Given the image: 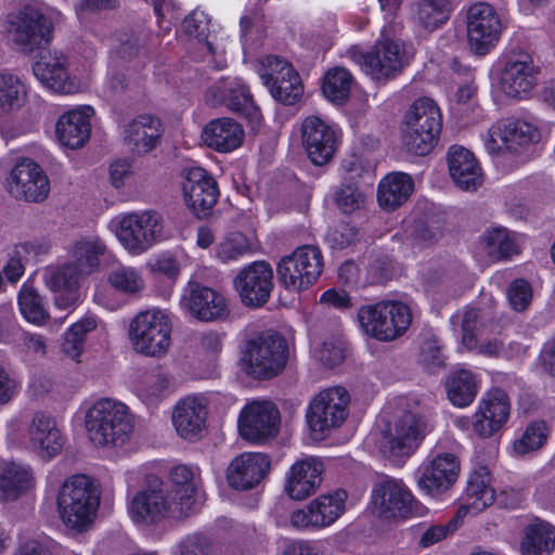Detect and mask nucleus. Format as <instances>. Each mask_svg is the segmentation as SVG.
Returning <instances> with one entry per match:
<instances>
[{"label":"nucleus","instance_id":"nucleus-25","mask_svg":"<svg viewBox=\"0 0 555 555\" xmlns=\"http://www.w3.org/2000/svg\"><path fill=\"white\" fill-rule=\"evenodd\" d=\"M206 102L211 106L224 105L229 109L259 124L260 111L256 106L248 87L238 77H227L215 81L206 92Z\"/></svg>","mask_w":555,"mask_h":555},{"label":"nucleus","instance_id":"nucleus-15","mask_svg":"<svg viewBox=\"0 0 555 555\" xmlns=\"http://www.w3.org/2000/svg\"><path fill=\"white\" fill-rule=\"evenodd\" d=\"M371 502L383 518L409 519L428 513V508L414 498L402 480L390 477H384L374 486Z\"/></svg>","mask_w":555,"mask_h":555},{"label":"nucleus","instance_id":"nucleus-38","mask_svg":"<svg viewBox=\"0 0 555 555\" xmlns=\"http://www.w3.org/2000/svg\"><path fill=\"white\" fill-rule=\"evenodd\" d=\"M491 479L490 470L486 466H480L470 473L465 503L459 509V517L467 514L476 515L494 503L495 491Z\"/></svg>","mask_w":555,"mask_h":555},{"label":"nucleus","instance_id":"nucleus-7","mask_svg":"<svg viewBox=\"0 0 555 555\" xmlns=\"http://www.w3.org/2000/svg\"><path fill=\"white\" fill-rule=\"evenodd\" d=\"M541 79V67L531 54L512 52L500 61V69L492 81L491 94L495 103L524 101L531 98Z\"/></svg>","mask_w":555,"mask_h":555},{"label":"nucleus","instance_id":"nucleus-53","mask_svg":"<svg viewBox=\"0 0 555 555\" xmlns=\"http://www.w3.org/2000/svg\"><path fill=\"white\" fill-rule=\"evenodd\" d=\"M353 77L344 67L328 69L323 78L322 92L334 104H344L349 98Z\"/></svg>","mask_w":555,"mask_h":555},{"label":"nucleus","instance_id":"nucleus-37","mask_svg":"<svg viewBox=\"0 0 555 555\" xmlns=\"http://www.w3.org/2000/svg\"><path fill=\"white\" fill-rule=\"evenodd\" d=\"M448 167L454 184L464 191H475L482 183L481 167L475 155L461 145L448 151Z\"/></svg>","mask_w":555,"mask_h":555},{"label":"nucleus","instance_id":"nucleus-14","mask_svg":"<svg viewBox=\"0 0 555 555\" xmlns=\"http://www.w3.org/2000/svg\"><path fill=\"white\" fill-rule=\"evenodd\" d=\"M349 392L340 386L320 391L309 403L306 423L314 439L339 428L349 415Z\"/></svg>","mask_w":555,"mask_h":555},{"label":"nucleus","instance_id":"nucleus-30","mask_svg":"<svg viewBox=\"0 0 555 555\" xmlns=\"http://www.w3.org/2000/svg\"><path fill=\"white\" fill-rule=\"evenodd\" d=\"M183 179L186 206L198 218L208 216L219 197L217 182L201 167L184 169Z\"/></svg>","mask_w":555,"mask_h":555},{"label":"nucleus","instance_id":"nucleus-48","mask_svg":"<svg viewBox=\"0 0 555 555\" xmlns=\"http://www.w3.org/2000/svg\"><path fill=\"white\" fill-rule=\"evenodd\" d=\"M173 390V378L162 370L146 373L135 387L138 398L149 408H156Z\"/></svg>","mask_w":555,"mask_h":555},{"label":"nucleus","instance_id":"nucleus-29","mask_svg":"<svg viewBox=\"0 0 555 555\" xmlns=\"http://www.w3.org/2000/svg\"><path fill=\"white\" fill-rule=\"evenodd\" d=\"M182 28L185 34L197 40L217 69L227 66V38L217 33V25L211 23L208 14L201 10L193 11L184 18Z\"/></svg>","mask_w":555,"mask_h":555},{"label":"nucleus","instance_id":"nucleus-55","mask_svg":"<svg viewBox=\"0 0 555 555\" xmlns=\"http://www.w3.org/2000/svg\"><path fill=\"white\" fill-rule=\"evenodd\" d=\"M214 534L196 531L179 539L171 547L170 555H216Z\"/></svg>","mask_w":555,"mask_h":555},{"label":"nucleus","instance_id":"nucleus-45","mask_svg":"<svg viewBox=\"0 0 555 555\" xmlns=\"http://www.w3.org/2000/svg\"><path fill=\"white\" fill-rule=\"evenodd\" d=\"M414 191V181L403 172H392L378 184L377 199L382 208L395 210L408 201Z\"/></svg>","mask_w":555,"mask_h":555},{"label":"nucleus","instance_id":"nucleus-4","mask_svg":"<svg viewBox=\"0 0 555 555\" xmlns=\"http://www.w3.org/2000/svg\"><path fill=\"white\" fill-rule=\"evenodd\" d=\"M101 489L96 480L85 474H74L60 485L55 505L57 516L72 533L89 531L99 514Z\"/></svg>","mask_w":555,"mask_h":555},{"label":"nucleus","instance_id":"nucleus-20","mask_svg":"<svg viewBox=\"0 0 555 555\" xmlns=\"http://www.w3.org/2000/svg\"><path fill=\"white\" fill-rule=\"evenodd\" d=\"M503 22L489 3L478 2L469 7L466 17L467 43L476 55L493 50L502 36Z\"/></svg>","mask_w":555,"mask_h":555},{"label":"nucleus","instance_id":"nucleus-8","mask_svg":"<svg viewBox=\"0 0 555 555\" xmlns=\"http://www.w3.org/2000/svg\"><path fill=\"white\" fill-rule=\"evenodd\" d=\"M399 129L401 143L410 153L427 155L439 141L442 112L435 100L421 96L403 114Z\"/></svg>","mask_w":555,"mask_h":555},{"label":"nucleus","instance_id":"nucleus-21","mask_svg":"<svg viewBox=\"0 0 555 555\" xmlns=\"http://www.w3.org/2000/svg\"><path fill=\"white\" fill-rule=\"evenodd\" d=\"M300 137L308 158L317 166L330 163L338 151L343 132L340 128L319 116L311 115L301 121Z\"/></svg>","mask_w":555,"mask_h":555},{"label":"nucleus","instance_id":"nucleus-13","mask_svg":"<svg viewBox=\"0 0 555 555\" xmlns=\"http://www.w3.org/2000/svg\"><path fill=\"white\" fill-rule=\"evenodd\" d=\"M107 229L130 255L139 256L160 240L164 220L155 210L125 212L112 218Z\"/></svg>","mask_w":555,"mask_h":555},{"label":"nucleus","instance_id":"nucleus-50","mask_svg":"<svg viewBox=\"0 0 555 555\" xmlns=\"http://www.w3.org/2000/svg\"><path fill=\"white\" fill-rule=\"evenodd\" d=\"M450 15L449 0H416L412 9L415 23L433 31L442 26Z\"/></svg>","mask_w":555,"mask_h":555},{"label":"nucleus","instance_id":"nucleus-31","mask_svg":"<svg viewBox=\"0 0 555 555\" xmlns=\"http://www.w3.org/2000/svg\"><path fill=\"white\" fill-rule=\"evenodd\" d=\"M460 460L451 452L428 456L420 467L418 486L427 494L436 495L448 490L457 479Z\"/></svg>","mask_w":555,"mask_h":555},{"label":"nucleus","instance_id":"nucleus-52","mask_svg":"<svg viewBox=\"0 0 555 555\" xmlns=\"http://www.w3.org/2000/svg\"><path fill=\"white\" fill-rule=\"evenodd\" d=\"M345 340L340 335H311L310 351L312 356L327 366H334L345 357Z\"/></svg>","mask_w":555,"mask_h":555},{"label":"nucleus","instance_id":"nucleus-16","mask_svg":"<svg viewBox=\"0 0 555 555\" xmlns=\"http://www.w3.org/2000/svg\"><path fill=\"white\" fill-rule=\"evenodd\" d=\"M322 270L321 250L312 245H304L296 248L292 255L281 259L278 264V278L285 288L300 292L313 285Z\"/></svg>","mask_w":555,"mask_h":555},{"label":"nucleus","instance_id":"nucleus-27","mask_svg":"<svg viewBox=\"0 0 555 555\" xmlns=\"http://www.w3.org/2000/svg\"><path fill=\"white\" fill-rule=\"evenodd\" d=\"M208 398L202 393L180 399L172 410V425L178 436L188 441L199 440L207 428Z\"/></svg>","mask_w":555,"mask_h":555},{"label":"nucleus","instance_id":"nucleus-35","mask_svg":"<svg viewBox=\"0 0 555 555\" xmlns=\"http://www.w3.org/2000/svg\"><path fill=\"white\" fill-rule=\"evenodd\" d=\"M272 278V269L264 261H256L244 268L234 280L242 302L249 307L264 304L270 297Z\"/></svg>","mask_w":555,"mask_h":555},{"label":"nucleus","instance_id":"nucleus-34","mask_svg":"<svg viewBox=\"0 0 555 555\" xmlns=\"http://www.w3.org/2000/svg\"><path fill=\"white\" fill-rule=\"evenodd\" d=\"M271 462L260 452H244L235 456L227 468V481L235 490L256 488L268 476Z\"/></svg>","mask_w":555,"mask_h":555},{"label":"nucleus","instance_id":"nucleus-51","mask_svg":"<svg viewBox=\"0 0 555 555\" xmlns=\"http://www.w3.org/2000/svg\"><path fill=\"white\" fill-rule=\"evenodd\" d=\"M17 304L22 317L28 323L36 326H42L50 318L43 298L28 282H25L22 285L18 293Z\"/></svg>","mask_w":555,"mask_h":555},{"label":"nucleus","instance_id":"nucleus-43","mask_svg":"<svg viewBox=\"0 0 555 555\" xmlns=\"http://www.w3.org/2000/svg\"><path fill=\"white\" fill-rule=\"evenodd\" d=\"M555 551V527L534 518L525 528L520 541L521 555H551Z\"/></svg>","mask_w":555,"mask_h":555},{"label":"nucleus","instance_id":"nucleus-33","mask_svg":"<svg viewBox=\"0 0 555 555\" xmlns=\"http://www.w3.org/2000/svg\"><path fill=\"white\" fill-rule=\"evenodd\" d=\"M94 114L92 106L77 105L60 115L55 124V138L60 145L70 150L85 146L90 140Z\"/></svg>","mask_w":555,"mask_h":555},{"label":"nucleus","instance_id":"nucleus-57","mask_svg":"<svg viewBox=\"0 0 555 555\" xmlns=\"http://www.w3.org/2000/svg\"><path fill=\"white\" fill-rule=\"evenodd\" d=\"M295 67L286 59L278 55H264L255 63V72L267 88L281 77L292 74Z\"/></svg>","mask_w":555,"mask_h":555},{"label":"nucleus","instance_id":"nucleus-26","mask_svg":"<svg viewBox=\"0 0 555 555\" xmlns=\"http://www.w3.org/2000/svg\"><path fill=\"white\" fill-rule=\"evenodd\" d=\"M475 411L477 436L482 439L494 437L509 421L511 398L504 389L492 387L482 393Z\"/></svg>","mask_w":555,"mask_h":555},{"label":"nucleus","instance_id":"nucleus-24","mask_svg":"<svg viewBox=\"0 0 555 555\" xmlns=\"http://www.w3.org/2000/svg\"><path fill=\"white\" fill-rule=\"evenodd\" d=\"M179 305L184 313L203 322L223 320L229 314L222 294L194 281L183 288Z\"/></svg>","mask_w":555,"mask_h":555},{"label":"nucleus","instance_id":"nucleus-41","mask_svg":"<svg viewBox=\"0 0 555 555\" xmlns=\"http://www.w3.org/2000/svg\"><path fill=\"white\" fill-rule=\"evenodd\" d=\"M33 488L34 476L28 465L0 461V501H14Z\"/></svg>","mask_w":555,"mask_h":555},{"label":"nucleus","instance_id":"nucleus-62","mask_svg":"<svg viewBox=\"0 0 555 555\" xmlns=\"http://www.w3.org/2000/svg\"><path fill=\"white\" fill-rule=\"evenodd\" d=\"M457 528V519L453 518L446 525H434L428 527L420 538V546L427 548L444 540Z\"/></svg>","mask_w":555,"mask_h":555},{"label":"nucleus","instance_id":"nucleus-39","mask_svg":"<svg viewBox=\"0 0 555 555\" xmlns=\"http://www.w3.org/2000/svg\"><path fill=\"white\" fill-rule=\"evenodd\" d=\"M525 237L506 228L498 227L483 232L479 247L491 261L509 260L520 254Z\"/></svg>","mask_w":555,"mask_h":555},{"label":"nucleus","instance_id":"nucleus-17","mask_svg":"<svg viewBox=\"0 0 555 555\" xmlns=\"http://www.w3.org/2000/svg\"><path fill=\"white\" fill-rule=\"evenodd\" d=\"M243 362L247 373L254 377L274 376L287 362V341L278 333L261 335L248 344Z\"/></svg>","mask_w":555,"mask_h":555},{"label":"nucleus","instance_id":"nucleus-28","mask_svg":"<svg viewBox=\"0 0 555 555\" xmlns=\"http://www.w3.org/2000/svg\"><path fill=\"white\" fill-rule=\"evenodd\" d=\"M279 411L270 401H254L244 406L238 417V431L254 443L262 442L276 435Z\"/></svg>","mask_w":555,"mask_h":555},{"label":"nucleus","instance_id":"nucleus-60","mask_svg":"<svg viewBox=\"0 0 555 555\" xmlns=\"http://www.w3.org/2000/svg\"><path fill=\"white\" fill-rule=\"evenodd\" d=\"M532 287L530 283L524 279L514 280L507 288V300L515 311L526 310L532 300Z\"/></svg>","mask_w":555,"mask_h":555},{"label":"nucleus","instance_id":"nucleus-18","mask_svg":"<svg viewBox=\"0 0 555 555\" xmlns=\"http://www.w3.org/2000/svg\"><path fill=\"white\" fill-rule=\"evenodd\" d=\"M127 514L131 521L140 528L156 525L166 518L184 517L180 515L176 503L169 499V491L163 485L149 487L128 495Z\"/></svg>","mask_w":555,"mask_h":555},{"label":"nucleus","instance_id":"nucleus-36","mask_svg":"<svg viewBox=\"0 0 555 555\" xmlns=\"http://www.w3.org/2000/svg\"><path fill=\"white\" fill-rule=\"evenodd\" d=\"M323 463L315 456H304L289 468L285 491L294 500H304L315 492L321 483Z\"/></svg>","mask_w":555,"mask_h":555},{"label":"nucleus","instance_id":"nucleus-32","mask_svg":"<svg viewBox=\"0 0 555 555\" xmlns=\"http://www.w3.org/2000/svg\"><path fill=\"white\" fill-rule=\"evenodd\" d=\"M35 77L55 93L73 94L79 91L80 85L68 73V59L59 51L42 54L33 65Z\"/></svg>","mask_w":555,"mask_h":555},{"label":"nucleus","instance_id":"nucleus-54","mask_svg":"<svg viewBox=\"0 0 555 555\" xmlns=\"http://www.w3.org/2000/svg\"><path fill=\"white\" fill-rule=\"evenodd\" d=\"M108 284L117 292L133 296L145 288V280L140 269L132 266L119 264L107 275Z\"/></svg>","mask_w":555,"mask_h":555},{"label":"nucleus","instance_id":"nucleus-47","mask_svg":"<svg viewBox=\"0 0 555 555\" xmlns=\"http://www.w3.org/2000/svg\"><path fill=\"white\" fill-rule=\"evenodd\" d=\"M480 386V378L466 369L453 371L446 382L447 396L456 408L468 406L476 398Z\"/></svg>","mask_w":555,"mask_h":555},{"label":"nucleus","instance_id":"nucleus-49","mask_svg":"<svg viewBox=\"0 0 555 555\" xmlns=\"http://www.w3.org/2000/svg\"><path fill=\"white\" fill-rule=\"evenodd\" d=\"M550 434L551 428L547 422L543 420L532 421L512 440L508 453L513 457H524L532 454L545 446Z\"/></svg>","mask_w":555,"mask_h":555},{"label":"nucleus","instance_id":"nucleus-3","mask_svg":"<svg viewBox=\"0 0 555 555\" xmlns=\"http://www.w3.org/2000/svg\"><path fill=\"white\" fill-rule=\"evenodd\" d=\"M5 428L9 449L33 454L44 462L59 456L66 442L55 417L44 411L15 414L7 422Z\"/></svg>","mask_w":555,"mask_h":555},{"label":"nucleus","instance_id":"nucleus-59","mask_svg":"<svg viewBox=\"0 0 555 555\" xmlns=\"http://www.w3.org/2000/svg\"><path fill=\"white\" fill-rule=\"evenodd\" d=\"M334 201L339 210L346 215L360 210L365 205L364 194L353 184L340 185L334 194Z\"/></svg>","mask_w":555,"mask_h":555},{"label":"nucleus","instance_id":"nucleus-5","mask_svg":"<svg viewBox=\"0 0 555 555\" xmlns=\"http://www.w3.org/2000/svg\"><path fill=\"white\" fill-rule=\"evenodd\" d=\"M85 426L94 446L120 449L128 444L132 437L134 417L124 402L102 398L87 409Z\"/></svg>","mask_w":555,"mask_h":555},{"label":"nucleus","instance_id":"nucleus-64","mask_svg":"<svg viewBox=\"0 0 555 555\" xmlns=\"http://www.w3.org/2000/svg\"><path fill=\"white\" fill-rule=\"evenodd\" d=\"M154 12L157 23L165 34L170 31L172 24L179 18L178 9L172 0L155 1Z\"/></svg>","mask_w":555,"mask_h":555},{"label":"nucleus","instance_id":"nucleus-2","mask_svg":"<svg viewBox=\"0 0 555 555\" xmlns=\"http://www.w3.org/2000/svg\"><path fill=\"white\" fill-rule=\"evenodd\" d=\"M434 416L430 409L417 405L384 427L377 423L366 437L365 446L372 452L378 451L393 465L402 466L434 429Z\"/></svg>","mask_w":555,"mask_h":555},{"label":"nucleus","instance_id":"nucleus-42","mask_svg":"<svg viewBox=\"0 0 555 555\" xmlns=\"http://www.w3.org/2000/svg\"><path fill=\"white\" fill-rule=\"evenodd\" d=\"M30 88L20 75L0 70V117L18 113L28 102Z\"/></svg>","mask_w":555,"mask_h":555},{"label":"nucleus","instance_id":"nucleus-40","mask_svg":"<svg viewBox=\"0 0 555 555\" xmlns=\"http://www.w3.org/2000/svg\"><path fill=\"white\" fill-rule=\"evenodd\" d=\"M202 139L208 147L220 153H229L241 146L244 130L232 118H217L204 127Z\"/></svg>","mask_w":555,"mask_h":555},{"label":"nucleus","instance_id":"nucleus-11","mask_svg":"<svg viewBox=\"0 0 555 555\" xmlns=\"http://www.w3.org/2000/svg\"><path fill=\"white\" fill-rule=\"evenodd\" d=\"M357 322L364 336L378 341H392L410 327L412 311L403 301L386 299L361 306Z\"/></svg>","mask_w":555,"mask_h":555},{"label":"nucleus","instance_id":"nucleus-10","mask_svg":"<svg viewBox=\"0 0 555 555\" xmlns=\"http://www.w3.org/2000/svg\"><path fill=\"white\" fill-rule=\"evenodd\" d=\"M386 31L385 28L382 38L370 51L352 46L346 52V56L375 81L393 78L409 64L413 55L403 41L387 38Z\"/></svg>","mask_w":555,"mask_h":555},{"label":"nucleus","instance_id":"nucleus-44","mask_svg":"<svg viewBox=\"0 0 555 555\" xmlns=\"http://www.w3.org/2000/svg\"><path fill=\"white\" fill-rule=\"evenodd\" d=\"M160 134L159 119L151 115H142L127 125L124 139L132 150L145 153L157 145Z\"/></svg>","mask_w":555,"mask_h":555},{"label":"nucleus","instance_id":"nucleus-6","mask_svg":"<svg viewBox=\"0 0 555 555\" xmlns=\"http://www.w3.org/2000/svg\"><path fill=\"white\" fill-rule=\"evenodd\" d=\"M61 18V12L46 8L38 0H29L9 14V38L22 51L34 52L52 41L54 24Z\"/></svg>","mask_w":555,"mask_h":555},{"label":"nucleus","instance_id":"nucleus-61","mask_svg":"<svg viewBox=\"0 0 555 555\" xmlns=\"http://www.w3.org/2000/svg\"><path fill=\"white\" fill-rule=\"evenodd\" d=\"M50 248L51 244L47 238L34 237L15 245L14 253L28 262L39 260L49 253Z\"/></svg>","mask_w":555,"mask_h":555},{"label":"nucleus","instance_id":"nucleus-58","mask_svg":"<svg viewBox=\"0 0 555 555\" xmlns=\"http://www.w3.org/2000/svg\"><path fill=\"white\" fill-rule=\"evenodd\" d=\"M250 248L248 238L240 233H232L225 236L215 247V257L220 261L227 263L236 261L243 257Z\"/></svg>","mask_w":555,"mask_h":555},{"label":"nucleus","instance_id":"nucleus-9","mask_svg":"<svg viewBox=\"0 0 555 555\" xmlns=\"http://www.w3.org/2000/svg\"><path fill=\"white\" fill-rule=\"evenodd\" d=\"M540 139L539 120L527 113L498 119L481 134L483 147L491 156L520 155Z\"/></svg>","mask_w":555,"mask_h":555},{"label":"nucleus","instance_id":"nucleus-12","mask_svg":"<svg viewBox=\"0 0 555 555\" xmlns=\"http://www.w3.org/2000/svg\"><path fill=\"white\" fill-rule=\"evenodd\" d=\"M172 320L168 310L150 307L138 312L128 328L132 349L142 356L162 358L171 344Z\"/></svg>","mask_w":555,"mask_h":555},{"label":"nucleus","instance_id":"nucleus-56","mask_svg":"<svg viewBox=\"0 0 555 555\" xmlns=\"http://www.w3.org/2000/svg\"><path fill=\"white\" fill-rule=\"evenodd\" d=\"M267 89L275 101L284 105L296 104L304 94V85L296 69L292 74L275 80Z\"/></svg>","mask_w":555,"mask_h":555},{"label":"nucleus","instance_id":"nucleus-19","mask_svg":"<svg viewBox=\"0 0 555 555\" xmlns=\"http://www.w3.org/2000/svg\"><path fill=\"white\" fill-rule=\"evenodd\" d=\"M347 492L337 489L319 495L289 515L291 526L298 531L313 532L332 526L346 509Z\"/></svg>","mask_w":555,"mask_h":555},{"label":"nucleus","instance_id":"nucleus-23","mask_svg":"<svg viewBox=\"0 0 555 555\" xmlns=\"http://www.w3.org/2000/svg\"><path fill=\"white\" fill-rule=\"evenodd\" d=\"M169 491V499L176 503L184 517L195 513L203 501L199 468L195 465L178 464L169 470V485L160 482Z\"/></svg>","mask_w":555,"mask_h":555},{"label":"nucleus","instance_id":"nucleus-1","mask_svg":"<svg viewBox=\"0 0 555 555\" xmlns=\"http://www.w3.org/2000/svg\"><path fill=\"white\" fill-rule=\"evenodd\" d=\"M69 261L62 266H50L44 269L42 279L52 295L53 305L57 310L67 311L60 320L63 324L82 301L80 279L89 275L100 266L107 254V247L98 235H87L75 240L67 250Z\"/></svg>","mask_w":555,"mask_h":555},{"label":"nucleus","instance_id":"nucleus-22","mask_svg":"<svg viewBox=\"0 0 555 555\" xmlns=\"http://www.w3.org/2000/svg\"><path fill=\"white\" fill-rule=\"evenodd\" d=\"M7 191L17 199L43 201L50 192V183L43 169L33 159L16 160L5 179Z\"/></svg>","mask_w":555,"mask_h":555},{"label":"nucleus","instance_id":"nucleus-63","mask_svg":"<svg viewBox=\"0 0 555 555\" xmlns=\"http://www.w3.org/2000/svg\"><path fill=\"white\" fill-rule=\"evenodd\" d=\"M133 177L132 164L129 159L119 158L109 166V182L113 188L119 190L128 184Z\"/></svg>","mask_w":555,"mask_h":555},{"label":"nucleus","instance_id":"nucleus-46","mask_svg":"<svg viewBox=\"0 0 555 555\" xmlns=\"http://www.w3.org/2000/svg\"><path fill=\"white\" fill-rule=\"evenodd\" d=\"M479 312L475 308H467L463 312L452 317V323L460 322L462 330V348L466 350H474L478 353L487 356H498L502 349L503 344L496 339L487 344H479L476 331L478 328Z\"/></svg>","mask_w":555,"mask_h":555}]
</instances>
